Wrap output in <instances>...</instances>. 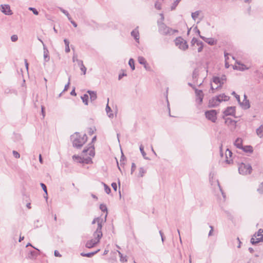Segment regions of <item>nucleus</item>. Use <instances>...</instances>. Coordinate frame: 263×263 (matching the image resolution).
<instances>
[{"instance_id": "bf43d9fd", "label": "nucleus", "mask_w": 263, "mask_h": 263, "mask_svg": "<svg viewBox=\"0 0 263 263\" xmlns=\"http://www.w3.org/2000/svg\"><path fill=\"white\" fill-rule=\"evenodd\" d=\"M106 111L107 114H108L109 112H111V108L108 106V104H107L106 107Z\"/></svg>"}, {"instance_id": "393cba45", "label": "nucleus", "mask_w": 263, "mask_h": 263, "mask_svg": "<svg viewBox=\"0 0 263 263\" xmlns=\"http://www.w3.org/2000/svg\"><path fill=\"white\" fill-rule=\"evenodd\" d=\"M256 133L259 138H263V124L256 129Z\"/></svg>"}, {"instance_id": "473e14b6", "label": "nucleus", "mask_w": 263, "mask_h": 263, "mask_svg": "<svg viewBox=\"0 0 263 263\" xmlns=\"http://www.w3.org/2000/svg\"><path fill=\"white\" fill-rule=\"evenodd\" d=\"M72 159L78 163H82L83 158L78 155H73L72 156Z\"/></svg>"}, {"instance_id": "774afa93", "label": "nucleus", "mask_w": 263, "mask_h": 263, "mask_svg": "<svg viewBox=\"0 0 263 263\" xmlns=\"http://www.w3.org/2000/svg\"><path fill=\"white\" fill-rule=\"evenodd\" d=\"M70 95L71 96H76L77 95V93H76V92L75 91V88H74L71 91Z\"/></svg>"}, {"instance_id": "6ab92c4d", "label": "nucleus", "mask_w": 263, "mask_h": 263, "mask_svg": "<svg viewBox=\"0 0 263 263\" xmlns=\"http://www.w3.org/2000/svg\"><path fill=\"white\" fill-rule=\"evenodd\" d=\"M98 243H97L95 240L91 239V240H88L86 242L85 244V247L87 248L90 249L94 247Z\"/></svg>"}, {"instance_id": "58836bf2", "label": "nucleus", "mask_w": 263, "mask_h": 263, "mask_svg": "<svg viewBox=\"0 0 263 263\" xmlns=\"http://www.w3.org/2000/svg\"><path fill=\"white\" fill-rule=\"evenodd\" d=\"M128 64L133 70H135V61H134V59H130L128 61Z\"/></svg>"}, {"instance_id": "a878e982", "label": "nucleus", "mask_w": 263, "mask_h": 263, "mask_svg": "<svg viewBox=\"0 0 263 263\" xmlns=\"http://www.w3.org/2000/svg\"><path fill=\"white\" fill-rule=\"evenodd\" d=\"M131 35L134 37L137 42H138L139 40V34L138 31L136 29L132 31Z\"/></svg>"}, {"instance_id": "c756f323", "label": "nucleus", "mask_w": 263, "mask_h": 263, "mask_svg": "<svg viewBox=\"0 0 263 263\" xmlns=\"http://www.w3.org/2000/svg\"><path fill=\"white\" fill-rule=\"evenodd\" d=\"M81 98L84 104L87 105L88 104V95L87 94H84L83 96L81 97Z\"/></svg>"}, {"instance_id": "2eb2a0df", "label": "nucleus", "mask_w": 263, "mask_h": 263, "mask_svg": "<svg viewBox=\"0 0 263 263\" xmlns=\"http://www.w3.org/2000/svg\"><path fill=\"white\" fill-rule=\"evenodd\" d=\"M200 37L210 45H214L216 44V40L213 38H207L202 35H200Z\"/></svg>"}, {"instance_id": "6e6552de", "label": "nucleus", "mask_w": 263, "mask_h": 263, "mask_svg": "<svg viewBox=\"0 0 263 263\" xmlns=\"http://www.w3.org/2000/svg\"><path fill=\"white\" fill-rule=\"evenodd\" d=\"M102 226L99 224V228H97L96 231L93 233V239L95 240L97 243L100 242L101 238L103 236L102 232Z\"/></svg>"}, {"instance_id": "c03bdc74", "label": "nucleus", "mask_w": 263, "mask_h": 263, "mask_svg": "<svg viewBox=\"0 0 263 263\" xmlns=\"http://www.w3.org/2000/svg\"><path fill=\"white\" fill-rule=\"evenodd\" d=\"M40 185L42 188V189L43 190L45 194L46 195H48V193H47V187H46V185L43 183H40Z\"/></svg>"}, {"instance_id": "f03ea898", "label": "nucleus", "mask_w": 263, "mask_h": 263, "mask_svg": "<svg viewBox=\"0 0 263 263\" xmlns=\"http://www.w3.org/2000/svg\"><path fill=\"white\" fill-rule=\"evenodd\" d=\"M159 31L163 35H171L178 31L177 30H173L172 28L166 26L164 23H162L159 24Z\"/></svg>"}, {"instance_id": "ddd939ff", "label": "nucleus", "mask_w": 263, "mask_h": 263, "mask_svg": "<svg viewBox=\"0 0 263 263\" xmlns=\"http://www.w3.org/2000/svg\"><path fill=\"white\" fill-rule=\"evenodd\" d=\"M235 107L230 106L228 107L227 109L223 112L226 116H233L235 114Z\"/></svg>"}, {"instance_id": "49530a36", "label": "nucleus", "mask_w": 263, "mask_h": 263, "mask_svg": "<svg viewBox=\"0 0 263 263\" xmlns=\"http://www.w3.org/2000/svg\"><path fill=\"white\" fill-rule=\"evenodd\" d=\"M29 10L31 11L35 15H38L39 14V12L38 11L34 8H33V7H29Z\"/></svg>"}, {"instance_id": "423d86ee", "label": "nucleus", "mask_w": 263, "mask_h": 263, "mask_svg": "<svg viewBox=\"0 0 263 263\" xmlns=\"http://www.w3.org/2000/svg\"><path fill=\"white\" fill-rule=\"evenodd\" d=\"M217 114L216 110L214 109L207 110L205 112L206 118L213 123H215L217 120Z\"/></svg>"}, {"instance_id": "ea45409f", "label": "nucleus", "mask_w": 263, "mask_h": 263, "mask_svg": "<svg viewBox=\"0 0 263 263\" xmlns=\"http://www.w3.org/2000/svg\"><path fill=\"white\" fill-rule=\"evenodd\" d=\"M181 0H176L172 4L171 6V10H173L175 9L177 6L178 5L179 3Z\"/></svg>"}, {"instance_id": "4d7b16f0", "label": "nucleus", "mask_w": 263, "mask_h": 263, "mask_svg": "<svg viewBox=\"0 0 263 263\" xmlns=\"http://www.w3.org/2000/svg\"><path fill=\"white\" fill-rule=\"evenodd\" d=\"M111 186L113 188V189L116 191L117 190V183H115V182H112L111 183Z\"/></svg>"}, {"instance_id": "b1692460", "label": "nucleus", "mask_w": 263, "mask_h": 263, "mask_svg": "<svg viewBox=\"0 0 263 263\" xmlns=\"http://www.w3.org/2000/svg\"><path fill=\"white\" fill-rule=\"evenodd\" d=\"M100 251L99 249H98V250L96 251H94V252H89V253H81L80 254V255L83 256V257H91L92 256H93L95 254H96V253H97L99 251Z\"/></svg>"}, {"instance_id": "09e8293b", "label": "nucleus", "mask_w": 263, "mask_h": 263, "mask_svg": "<svg viewBox=\"0 0 263 263\" xmlns=\"http://www.w3.org/2000/svg\"><path fill=\"white\" fill-rule=\"evenodd\" d=\"M70 77H69L68 82L67 84L65 85V86L64 87V89L63 90V91H66L68 89V88L69 87V85H70Z\"/></svg>"}, {"instance_id": "f3484780", "label": "nucleus", "mask_w": 263, "mask_h": 263, "mask_svg": "<svg viewBox=\"0 0 263 263\" xmlns=\"http://www.w3.org/2000/svg\"><path fill=\"white\" fill-rule=\"evenodd\" d=\"M39 254V253L37 252L31 250L29 252L27 258L30 259H34Z\"/></svg>"}, {"instance_id": "3c124183", "label": "nucleus", "mask_w": 263, "mask_h": 263, "mask_svg": "<svg viewBox=\"0 0 263 263\" xmlns=\"http://www.w3.org/2000/svg\"><path fill=\"white\" fill-rule=\"evenodd\" d=\"M232 95H234L235 96V97L237 99V100L238 102V103L240 102V97H239V95L236 94L235 91H233L232 93Z\"/></svg>"}, {"instance_id": "5fc2aeb1", "label": "nucleus", "mask_w": 263, "mask_h": 263, "mask_svg": "<svg viewBox=\"0 0 263 263\" xmlns=\"http://www.w3.org/2000/svg\"><path fill=\"white\" fill-rule=\"evenodd\" d=\"M136 164L134 163H132L131 167V174H133L136 169Z\"/></svg>"}, {"instance_id": "0eeeda50", "label": "nucleus", "mask_w": 263, "mask_h": 263, "mask_svg": "<svg viewBox=\"0 0 263 263\" xmlns=\"http://www.w3.org/2000/svg\"><path fill=\"white\" fill-rule=\"evenodd\" d=\"M175 44L180 49L183 50H185L188 48L187 42L181 37L176 38Z\"/></svg>"}, {"instance_id": "c85d7f7f", "label": "nucleus", "mask_w": 263, "mask_h": 263, "mask_svg": "<svg viewBox=\"0 0 263 263\" xmlns=\"http://www.w3.org/2000/svg\"><path fill=\"white\" fill-rule=\"evenodd\" d=\"M100 209L102 211V212H106V214L105 215V220H104V221H106V217H107V208L106 206V205L104 204H101L100 205Z\"/></svg>"}, {"instance_id": "412c9836", "label": "nucleus", "mask_w": 263, "mask_h": 263, "mask_svg": "<svg viewBox=\"0 0 263 263\" xmlns=\"http://www.w3.org/2000/svg\"><path fill=\"white\" fill-rule=\"evenodd\" d=\"M43 49H44V59L45 62L49 61L50 57L49 55V51L47 48L45 47V46L43 44Z\"/></svg>"}, {"instance_id": "f8f14e48", "label": "nucleus", "mask_w": 263, "mask_h": 263, "mask_svg": "<svg viewBox=\"0 0 263 263\" xmlns=\"http://www.w3.org/2000/svg\"><path fill=\"white\" fill-rule=\"evenodd\" d=\"M82 152L83 154L88 153L90 157H94L95 155V147L93 145L90 144L89 147L87 148H84Z\"/></svg>"}, {"instance_id": "2f4dec72", "label": "nucleus", "mask_w": 263, "mask_h": 263, "mask_svg": "<svg viewBox=\"0 0 263 263\" xmlns=\"http://www.w3.org/2000/svg\"><path fill=\"white\" fill-rule=\"evenodd\" d=\"M139 149H140V152H141L142 156L143 157L144 159H145L146 160H149V158L146 156V154L144 151V147L142 145V144H141L140 145Z\"/></svg>"}, {"instance_id": "4be33fe9", "label": "nucleus", "mask_w": 263, "mask_h": 263, "mask_svg": "<svg viewBox=\"0 0 263 263\" xmlns=\"http://www.w3.org/2000/svg\"><path fill=\"white\" fill-rule=\"evenodd\" d=\"M87 92L89 95L90 99L91 102L96 100L97 98L96 92L91 90H88Z\"/></svg>"}, {"instance_id": "e433bc0d", "label": "nucleus", "mask_w": 263, "mask_h": 263, "mask_svg": "<svg viewBox=\"0 0 263 263\" xmlns=\"http://www.w3.org/2000/svg\"><path fill=\"white\" fill-rule=\"evenodd\" d=\"M59 9L60 10V11L63 13L65 15L67 16L68 20H71V16H70L68 12L67 11H66V10L63 9L61 7H59Z\"/></svg>"}, {"instance_id": "39448f33", "label": "nucleus", "mask_w": 263, "mask_h": 263, "mask_svg": "<svg viewBox=\"0 0 263 263\" xmlns=\"http://www.w3.org/2000/svg\"><path fill=\"white\" fill-rule=\"evenodd\" d=\"M229 98H230L229 96H226L224 94L219 95V96L213 99L212 102H215L214 104H212V102H210V103L212 107H214L216 105H218L219 103L223 101H228Z\"/></svg>"}, {"instance_id": "69168bd1", "label": "nucleus", "mask_w": 263, "mask_h": 263, "mask_svg": "<svg viewBox=\"0 0 263 263\" xmlns=\"http://www.w3.org/2000/svg\"><path fill=\"white\" fill-rule=\"evenodd\" d=\"M70 23L72 24V25L74 27H77V23L73 21L72 18H71V20H69Z\"/></svg>"}, {"instance_id": "9b49d317", "label": "nucleus", "mask_w": 263, "mask_h": 263, "mask_svg": "<svg viewBox=\"0 0 263 263\" xmlns=\"http://www.w3.org/2000/svg\"><path fill=\"white\" fill-rule=\"evenodd\" d=\"M0 8L1 11L6 15H10L13 13L9 5H1Z\"/></svg>"}, {"instance_id": "f704fd0d", "label": "nucleus", "mask_w": 263, "mask_h": 263, "mask_svg": "<svg viewBox=\"0 0 263 263\" xmlns=\"http://www.w3.org/2000/svg\"><path fill=\"white\" fill-rule=\"evenodd\" d=\"M64 42L65 45V52L66 53H68L70 51V48H69V42L67 39H64Z\"/></svg>"}, {"instance_id": "c9c22d12", "label": "nucleus", "mask_w": 263, "mask_h": 263, "mask_svg": "<svg viewBox=\"0 0 263 263\" xmlns=\"http://www.w3.org/2000/svg\"><path fill=\"white\" fill-rule=\"evenodd\" d=\"M200 12H201V11L198 10V11H195V12L192 13L191 16H192V18H193V20L195 21L197 19V18L198 17V16H199V15L200 14Z\"/></svg>"}, {"instance_id": "72a5a7b5", "label": "nucleus", "mask_w": 263, "mask_h": 263, "mask_svg": "<svg viewBox=\"0 0 263 263\" xmlns=\"http://www.w3.org/2000/svg\"><path fill=\"white\" fill-rule=\"evenodd\" d=\"M195 44H196L197 46H199L200 44H202V42L198 40L196 38L193 37L191 41V44L192 46H194Z\"/></svg>"}, {"instance_id": "dca6fc26", "label": "nucleus", "mask_w": 263, "mask_h": 263, "mask_svg": "<svg viewBox=\"0 0 263 263\" xmlns=\"http://www.w3.org/2000/svg\"><path fill=\"white\" fill-rule=\"evenodd\" d=\"M239 104L240 106L243 109H247L250 107V102H249V100H248V99L243 100L242 102H241L240 101V102H239Z\"/></svg>"}, {"instance_id": "338daca9", "label": "nucleus", "mask_w": 263, "mask_h": 263, "mask_svg": "<svg viewBox=\"0 0 263 263\" xmlns=\"http://www.w3.org/2000/svg\"><path fill=\"white\" fill-rule=\"evenodd\" d=\"M230 55L229 53L224 52V58H225V61H228L229 59V55Z\"/></svg>"}, {"instance_id": "e2e57ef3", "label": "nucleus", "mask_w": 263, "mask_h": 263, "mask_svg": "<svg viewBox=\"0 0 263 263\" xmlns=\"http://www.w3.org/2000/svg\"><path fill=\"white\" fill-rule=\"evenodd\" d=\"M210 228H211V230L209 233V236H211L213 235V227L212 226H210Z\"/></svg>"}, {"instance_id": "9d476101", "label": "nucleus", "mask_w": 263, "mask_h": 263, "mask_svg": "<svg viewBox=\"0 0 263 263\" xmlns=\"http://www.w3.org/2000/svg\"><path fill=\"white\" fill-rule=\"evenodd\" d=\"M196 101L198 105H201L203 101V93L201 90L195 89Z\"/></svg>"}, {"instance_id": "680f3d73", "label": "nucleus", "mask_w": 263, "mask_h": 263, "mask_svg": "<svg viewBox=\"0 0 263 263\" xmlns=\"http://www.w3.org/2000/svg\"><path fill=\"white\" fill-rule=\"evenodd\" d=\"M199 48H198V51L199 52H200L202 51V49H203V43H202V44H200V45L199 46Z\"/></svg>"}, {"instance_id": "1a4fd4ad", "label": "nucleus", "mask_w": 263, "mask_h": 263, "mask_svg": "<svg viewBox=\"0 0 263 263\" xmlns=\"http://www.w3.org/2000/svg\"><path fill=\"white\" fill-rule=\"evenodd\" d=\"M226 81V77L225 75H223L221 77H213V82L215 84H219V86H217L216 89H219L222 87L224 82Z\"/></svg>"}, {"instance_id": "4c0bfd02", "label": "nucleus", "mask_w": 263, "mask_h": 263, "mask_svg": "<svg viewBox=\"0 0 263 263\" xmlns=\"http://www.w3.org/2000/svg\"><path fill=\"white\" fill-rule=\"evenodd\" d=\"M138 62L141 65H145L147 63L145 58L143 57H139L138 59Z\"/></svg>"}, {"instance_id": "f257e3e1", "label": "nucleus", "mask_w": 263, "mask_h": 263, "mask_svg": "<svg viewBox=\"0 0 263 263\" xmlns=\"http://www.w3.org/2000/svg\"><path fill=\"white\" fill-rule=\"evenodd\" d=\"M70 140L74 148L80 149L87 141V136L86 134L82 136L79 133L76 132L70 136Z\"/></svg>"}, {"instance_id": "a19ab883", "label": "nucleus", "mask_w": 263, "mask_h": 263, "mask_svg": "<svg viewBox=\"0 0 263 263\" xmlns=\"http://www.w3.org/2000/svg\"><path fill=\"white\" fill-rule=\"evenodd\" d=\"M257 191L259 194H263V181L259 184Z\"/></svg>"}, {"instance_id": "a18cd8bd", "label": "nucleus", "mask_w": 263, "mask_h": 263, "mask_svg": "<svg viewBox=\"0 0 263 263\" xmlns=\"http://www.w3.org/2000/svg\"><path fill=\"white\" fill-rule=\"evenodd\" d=\"M104 190H105V192L107 194H109L111 192L110 188L105 183H104Z\"/></svg>"}, {"instance_id": "20e7f679", "label": "nucleus", "mask_w": 263, "mask_h": 263, "mask_svg": "<svg viewBox=\"0 0 263 263\" xmlns=\"http://www.w3.org/2000/svg\"><path fill=\"white\" fill-rule=\"evenodd\" d=\"M262 241H263V230L259 229L257 234H254L251 239V243L252 245H256Z\"/></svg>"}, {"instance_id": "13d9d810", "label": "nucleus", "mask_w": 263, "mask_h": 263, "mask_svg": "<svg viewBox=\"0 0 263 263\" xmlns=\"http://www.w3.org/2000/svg\"><path fill=\"white\" fill-rule=\"evenodd\" d=\"M54 255L56 257H61L62 255L60 254V253L58 251L55 250L54 252Z\"/></svg>"}, {"instance_id": "a211bd4d", "label": "nucleus", "mask_w": 263, "mask_h": 263, "mask_svg": "<svg viewBox=\"0 0 263 263\" xmlns=\"http://www.w3.org/2000/svg\"><path fill=\"white\" fill-rule=\"evenodd\" d=\"M225 155H226V160H225L226 162L228 164H231V162L232 161V160L229 159L228 156H229V157L231 158L232 156V152L228 148L226 150Z\"/></svg>"}, {"instance_id": "79ce46f5", "label": "nucleus", "mask_w": 263, "mask_h": 263, "mask_svg": "<svg viewBox=\"0 0 263 263\" xmlns=\"http://www.w3.org/2000/svg\"><path fill=\"white\" fill-rule=\"evenodd\" d=\"M145 173H146V171L144 169V168L140 167L139 168V176L142 177Z\"/></svg>"}, {"instance_id": "bb28decb", "label": "nucleus", "mask_w": 263, "mask_h": 263, "mask_svg": "<svg viewBox=\"0 0 263 263\" xmlns=\"http://www.w3.org/2000/svg\"><path fill=\"white\" fill-rule=\"evenodd\" d=\"M96 222L97 223V228H99V224H100L101 226H102L103 220L102 219H101L99 217L95 218L92 220L91 223L92 224H93L96 223Z\"/></svg>"}, {"instance_id": "5701e85b", "label": "nucleus", "mask_w": 263, "mask_h": 263, "mask_svg": "<svg viewBox=\"0 0 263 263\" xmlns=\"http://www.w3.org/2000/svg\"><path fill=\"white\" fill-rule=\"evenodd\" d=\"M234 144L236 147L239 149H241L242 147V140L241 138H237Z\"/></svg>"}, {"instance_id": "37998d69", "label": "nucleus", "mask_w": 263, "mask_h": 263, "mask_svg": "<svg viewBox=\"0 0 263 263\" xmlns=\"http://www.w3.org/2000/svg\"><path fill=\"white\" fill-rule=\"evenodd\" d=\"M119 254L120 257L121 261L124 262L127 261L126 256H123V255L120 252H119Z\"/></svg>"}, {"instance_id": "6e6d98bb", "label": "nucleus", "mask_w": 263, "mask_h": 263, "mask_svg": "<svg viewBox=\"0 0 263 263\" xmlns=\"http://www.w3.org/2000/svg\"><path fill=\"white\" fill-rule=\"evenodd\" d=\"M194 31H195V32H196V33L198 34V35L200 36V30L198 29L197 27L196 26L194 28Z\"/></svg>"}, {"instance_id": "8fccbe9b", "label": "nucleus", "mask_w": 263, "mask_h": 263, "mask_svg": "<svg viewBox=\"0 0 263 263\" xmlns=\"http://www.w3.org/2000/svg\"><path fill=\"white\" fill-rule=\"evenodd\" d=\"M13 156L16 158H19L20 157V154L15 151H13L12 152Z\"/></svg>"}, {"instance_id": "de8ad7c7", "label": "nucleus", "mask_w": 263, "mask_h": 263, "mask_svg": "<svg viewBox=\"0 0 263 263\" xmlns=\"http://www.w3.org/2000/svg\"><path fill=\"white\" fill-rule=\"evenodd\" d=\"M155 7L158 10H160L161 9V5L160 3L159 2H156L155 4Z\"/></svg>"}, {"instance_id": "aec40b11", "label": "nucleus", "mask_w": 263, "mask_h": 263, "mask_svg": "<svg viewBox=\"0 0 263 263\" xmlns=\"http://www.w3.org/2000/svg\"><path fill=\"white\" fill-rule=\"evenodd\" d=\"M77 62L78 63V65L80 66V69L82 71L83 74H85L86 72V68L83 64V61L82 60L77 59Z\"/></svg>"}, {"instance_id": "cd10ccee", "label": "nucleus", "mask_w": 263, "mask_h": 263, "mask_svg": "<svg viewBox=\"0 0 263 263\" xmlns=\"http://www.w3.org/2000/svg\"><path fill=\"white\" fill-rule=\"evenodd\" d=\"M241 149L246 153H252L253 151V147L251 145L242 146Z\"/></svg>"}, {"instance_id": "7c9ffc66", "label": "nucleus", "mask_w": 263, "mask_h": 263, "mask_svg": "<svg viewBox=\"0 0 263 263\" xmlns=\"http://www.w3.org/2000/svg\"><path fill=\"white\" fill-rule=\"evenodd\" d=\"M82 163L85 164H91L92 163V160L90 157H88L87 158H83L82 161Z\"/></svg>"}, {"instance_id": "603ef678", "label": "nucleus", "mask_w": 263, "mask_h": 263, "mask_svg": "<svg viewBox=\"0 0 263 263\" xmlns=\"http://www.w3.org/2000/svg\"><path fill=\"white\" fill-rule=\"evenodd\" d=\"M11 40L12 42H16L18 40V37L17 35H13L11 37Z\"/></svg>"}, {"instance_id": "7ed1b4c3", "label": "nucleus", "mask_w": 263, "mask_h": 263, "mask_svg": "<svg viewBox=\"0 0 263 263\" xmlns=\"http://www.w3.org/2000/svg\"><path fill=\"white\" fill-rule=\"evenodd\" d=\"M252 166L249 164L241 163L238 167L239 174L242 175L250 174L252 172Z\"/></svg>"}, {"instance_id": "864d4df0", "label": "nucleus", "mask_w": 263, "mask_h": 263, "mask_svg": "<svg viewBox=\"0 0 263 263\" xmlns=\"http://www.w3.org/2000/svg\"><path fill=\"white\" fill-rule=\"evenodd\" d=\"M217 183H218V185L219 186V190H220V191L221 192L222 196L223 197V198H225L226 197V195H225L224 193L223 192V191H222V189H221V186H220V185L219 184V183L218 181H217Z\"/></svg>"}, {"instance_id": "052dcab7", "label": "nucleus", "mask_w": 263, "mask_h": 263, "mask_svg": "<svg viewBox=\"0 0 263 263\" xmlns=\"http://www.w3.org/2000/svg\"><path fill=\"white\" fill-rule=\"evenodd\" d=\"M225 122L226 123H232L234 121L230 118H227L226 119Z\"/></svg>"}, {"instance_id": "4468645a", "label": "nucleus", "mask_w": 263, "mask_h": 263, "mask_svg": "<svg viewBox=\"0 0 263 263\" xmlns=\"http://www.w3.org/2000/svg\"><path fill=\"white\" fill-rule=\"evenodd\" d=\"M236 63L238 65H234L233 66L234 69L238 70L240 71H243L246 69H248V67H247L245 64L241 63L240 62L236 61Z\"/></svg>"}, {"instance_id": "0e129e2a", "label": "nucleus", "mask_w": 263, "mask_h": 263, "mask_svg": "<svg viewBox=\"0 0 263 263\" xmlns=\"http://www.w3.org/2000/svg\"><path fill=\"white\" fill-rule=\"evenodd\" d=\"M126 74L125 73H120L119 75L118 79L120 80L123 77L126 76Z\"/></svg>"}]
</instances>
